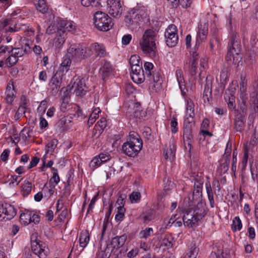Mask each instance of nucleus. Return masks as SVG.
I'll return each mask as SVG.
<instances>
[{"instance_id": "f257e3e1", "label": "nucleus", "mask_w": 258, "mask_h": 258, "mask_svg": "<svg viewBox=\"0 0 258 258\" xmlns=\"http://www.w3.org/2000/svg\"><path fill=\"white\" fill-rule=\"evenodd\" d=\"M143 147V142L139 135L135 132H131L126 142L122 146V150L126 155L136 157Z\"/></svg>"}, {"instance_id": "f03ea898", "label": "nucleus", "mask_w": 258, "mask_h": 258, "mask_svg": "<svg viewBox=\"0 0 258 258\" xmlns=\"http://www.w3.org/2000/svg\"><path fill=\"white\" fill-rule=\"evenodd\" d=\"M157 39V32L151 29L146 30L140 40V46L143 52L150 56L156 53V41Z\"/></svg>"}, {"instance_id": "7ed1b4c3", "label": "nucleus", "mask_w": 258, "mask_h": 258, "mask_svg": "<svg viewBox=\"0 0 258 258\" xmlns=\"http://www.w3.org/2000/svg\"><path fill=\"white\" fill-rule=\"evenodd\" d=\"M144 73L149 82L150 88L155 92L159 91L162 83L159 70L156 69L152 63L146 62L144 64Z\"/></svg>"}, {"instance_id": "20e7f679", "label": "nucleus", "mask_w": 258, "mask_h": 258, "mask_svg": "<svg viewBox=\"0 0 258 258\" xmlns=\"http://www.w3.org/2000/svg\"><path fill=\"white\" fill-rule=\"evenodd\" d=\"M94 24L98 30L105 32L111 29L114 25L111 18L107 14L101 11L95 13Z\"/></svg>"}, {"instance_id": "39448f33", "label": "nucleus", "mask_w": 258, "mask_h": 258, "mask_svg": "<svg viewBox=\"0 0 258 258\" xmlns=\"http://www.w3.org/2000/svg\"><path fill=\"white\" fill-rule=\"evenodd\" d=\"M91 53L85 44H78L70 47L68 50V56L75 61L79 62L90 56Z\"/></svg>"}, {"instance_id": "423d86ee", "label": "nucleus", "mask_w": 258, "mask_h": 258, "mask_svg": "<svg viewBox=\"0 0 258 258\" xmlns=\"http://www.w3.org/2000/svg\"><path fill=\"white\" fill-rule=\"evenodd\" d=\"M241 45L240 41L238 40L236 34H233L228 44V50L233 54H235V56H233V63L238 64L241 61L242 57L239 52L240 51Z\"/></svg>"}, {"instance_id": "0eeeda50", "label": "nucleus", "mask_w": 258, "mask_h": 258, "mask_svg": "<svg viewBox=\"0 0 258 258\" xmlns=\"http://www.w3.org/2000/svg\"><path fill=\"white\" fill-rule=\"evenodd\" d=\"M166 44L169 47H174L176 45L178 41L177 28L173 24L170 25L164 33Z\"/></svg>"}, {"instance_id": "6e6552de", "label": "nucleus", "mask_w": 258, "mask_h": 258, "mask_svg": "<svg viewBox=\"0 0 258 258\" xmlns=\"http://www.w3.org/2000/svg\"><path fill=\"white\" fill-rule=\"evenodd\" d=\"M107 9L109 14L115 18H119L123 12V2L121 0H107Z\"/></svg>"}, {"instance_id": "1a4fd4ad", "label": "nucleus", "mask_w": 258, "mask_h": 258, "mask_svg": "<svg viewBox=\"0 0 258 258\" xmlns=\"http://www.w3.org/2000/svg\"><path fill=\"white\" fill-rule=\"evenodd\" d=\"M203 182L201 180H196L194 183V188L192 193V200L187 199V206L191 207L196 204L197 201L202 200V188Z\"/></svg>"}, {"instance_id": "9d476101", "label": "nucleus", "mask_w": 258, "mask_h": 258, "mask_svg": "<svg viewBox=\"0 0 258 258\" xmlns=\"http://www.w3.org/2000/svg\"><path fill=\"white\" fill-rule=\"evenodd\" d=\"M88 78L83 77L81 79L77 78L74 81L71 90L76 96H82L88 90V87L86 83Z\"/></svg>"}, {"instance_id": "9b49d317", "label": "nucleus", "mask_w": 258, "mask_h": 258, "mask_svg": "<svg viewBox=\"0 0 258 258\" xmlns=\"http://www.w3.org/2000/svg\"><path fill=\"white\" fill-rule=\"evenodd\" d=\"M16 215L15 209L11 205L5 204L0 206V221L11 220Z\"/></svg>"}, {"instance_id": "f8f14e48", "label": "nucleus", "mask_w": 258, "mask_h": 258, "mask_svg": "<svg viewBox=\"0 0 258 258\" xmlns=\"http://www.w3.org/2000/svg\"><path fill=\"white\" fill-rule=\"evenodd\" d=\"M142 11L139 9H132L127 13L124 19V21L127 26L133 25L137 23L141 18Z\"/></svg>"}, {"instance_id": "ddd939ff", "label": "nucleus", "mask_w": 258, "mask_h": 258, "mask_svg": "<svg viewBox=\"0 0 258 258\" xmlns=\"http://www.w3.org/2000/svg\"><path fill=\"white\" fill-rule=\"evenodd\" d=\"M199 54L197 51H192L191 56L188 60L184 63V68L188 69L190 74L194 76L197 73V64L198 63Z\"/></svg>"}, {"instance_id": "4468645a", "label": "nucleus", "mask_w": 258, "mask_h": 258, "mask_svg": "<svg viewBox=\"0 0 258 258\" xmlns=\"http://www.w3.org/2000/svg\"><path fill=\"white\" fill-rule=\"evenodd\" d=\"M62 75L56 73L52 77L49 86L52 95H55L59 91L62 84Z\"/></svg>"}, {"instance_id": "2eb2a0df", "label": "nucleus", "mask_w": 258, "mask_h": 258, "mask_svg": "<svg viewBox=\"0 0 258 258\" xmlns=\"http://www.w3.org/2000/svg\"><path fill=\"white\" fill-rule=\"evenodd\" d=\"M32 250L39 258H46L49 253V249L44 244H40L35 241L31 243Z\"/></svg>"}, {"instance_id": "dca6fc26", "label": "nucleus", "mask_w": 258, "mask_h": 258, "mask_svg": "<svg viewBox=\"0 0 258 258\" xmlns=\"http://www.w3.org/2000/svg\"><path fill=\"white\" fill-rule=\"evenodd\" d=\"M183 221L185 226L189 227L197 226L199 222L191 209L186 211L183 217Z\"/></svg>"}, {"instance_id": "f3484780", "label": "nucleus", "mask_w": 258, "mask_h": 258, "mask_svg": "<svg viewBox=\"0 0 258 258\" xmlns=\"http://www.w3.org/2000/svg\"><path fill=\"white\" fill-rule=\"evenodd\" d=\"M208 33V25L207 24H200L199 26V31L197 36L196 43L195 48L199 46L201 43L205 41L207 38Z\"/></svg>"}, {"instance_id": "a211bd4d", "label": "nucleus", "mask_w": 258, "mask_h": 258, "mask_svg": "<svg viewBox=\"0 0 258 258\" xmlns=\"http://www.w3.org/2000/svg\"><path fill=\"white\" fill-rule=\"evenodd\" d=\"M197 206L192 210L198 222L202 220L206 215L207 212L206 204L202 201H197Z\"/></svg>"}, {"instance_id": "6ab92c4d", "label": "nucleus", "mask_w": 258, "mask_h": 258, "mask_svg": "<svg viewBox=\"0 0 258 258\" xmlns=\"http://www.w3.org/2000/svg\"><path fill=\"white\" fill-rule=\"evenodd\" d=\"M58 33L71 32L75 30L76 26L72 22L61 20L58 24Z\"/></svg>"}, {"instance_id": "aec40b11", "label": "nucleus", "mask_w": 258, "mask_h": 258, "mask_svg": "<svg viewBox=\"0 0 258 258\" xmlns=\"http://www.w3.org/2000/svg\"><path fill=\"white\" fill-rule=\"evenodd\" d=\"M244 115L240 111L236 112L234 119V128L237 132H241L243 130L244 127Z\"/></svg>"}, {"instance_id": "412c9836", "label": "nucleus", "mask_w": 258, "mask_h": 258, "mask_svg": "<svg viewBox=\"0 0 258 258\" xmlns=\"http://www.w3.org/2000/svg\"><path fill=\"white\" fill-rule=\"evenodd\" d=\"M127 113L130 116H133L136 118H140L141 113L140 104L138 102H131L127 109Z\"/></svg>"}, {"instance_id": "4be33fe9", "label": "nucleus", "mask_w": 258, "mask_h": 258, "mask_svg": "<svg viewBox=\"0 0 258 258\" xmlns=\"http://www.w3.org/2000/svg\"><path fill=\"white\" fill-rule=\"evenodd\" d=\"M112 68L109 62L105 61L100 69V74L103 80L107 79L111 74Z\"/></svg>"}, {"instance_id": "5701e85b", "label": "nucleus", "mask_w": 258, "mask_h": 258, "mask_svg": "<svg viewBox=\"0 0 258 258\" xmlns=\"http://www.w3.org/2000/svg\"><path fill=\"white\" fill-rule=\"evenodd\" d=\"M126 238L127 236L124 234L120 236L114 237L112 238L110 244L113 248L118 249L124 244Z\"/></svg>"}, {"instance_id": "b1692460", "label": "nucleus", "mask_w": 258, "mask_h": 258, "mask_svg": "<svg viewBox=\"0 0 258 258\" xmlns=\"http://www.w3.org/2000/svg\"><path fill=\"white\" fill-rule=\"evenodd\" d=\"M203 97L205 103H210L212 99V83L207 78Z\"/></svg>"}, {"instance_id": "393cba45", "label": "nucleus", "mask_w": 258, "mask_h": 258, "mask_svg": "<svg viewBox=\"0 0 258 258\" xmlns=\"http://www.w3.org/2000/svg\"><path fill=\"white\" fill-rule=\"evenodd\" d=\"M183 141L185 146L187 145L189 148V151L191 150V143L193 140V135L192 134V129L187 128V129H183Z\"/></svg>"}, {"instance_id": "a878e982", "label": "nucleus", "mask_w": 258, "mask_h": 258, "mask_svg": "<svg viewBox=\"0 0 258 258\" xmlns=\"http://www.w3.org/2000/svg\"><path fill=\"white\" fill-rule=\"evenodd\" d=\"M90 51H94L97 56L100 57H104L106 55V52L104 45L97 43L92 44L90 46Z\"/></svg>"}, {"instance_id": "bb28decb", "label": "nucleus", "mask_w": 258, "mask_h": 258, "mask_svg": "<svg viewBox=\"0 0 258 258\" xmlns=\"http://www.w3.org/2000/svg\"><path fill=\"white\" fill-rule=\"evenodd\" d=\"M72 59L67 55L66 57L63 59L62 62L60 65L58 70L56 73L60 74H64L68 72L70 69Z\"/></svg>"}, {"instance_id": "cd10ccee", "label": "nucleus", "mask_w": 258, "mask_h": 258, "mask_svg": "<svg viewBox=\"0 0 258 258\" xmlns=\"http://www.w3.org/2000/svg\"><path fill=\"white\" fill-rule=\"evenodd\" d=\"M250 101L255 113L258 112V88L256 87H253L250 94Z\"/></svg>"}, {"instance_id": "c85d7f7f", "label": "nucleus", "mask_w": 258, "mask_h": 258, "mask_svg": "<svg viewBox=\"0 0 258 258\" xmlns=\"http://www.w3.org/2000/svg\"><path fill=\"white\" fill-rule=\"evenodd\" d=\"M30 51V47L29 45L26 44L20 48H15L12 50L14 53L18 58L23 56Z\"/></svg>"}, {"instance_id": "c756f323", "label": "nucleus", "mask_w": 258, "mask_h": 258, "mask_svg": "<svg viewBox=\"0 0 258 258\" xmlns=\"http://www.w3.org/2000/svg\"><path fill=\"white\" fill-rule=\"evenodd\" d=\"M175 243V240L170 234L166 235L163 239L161 246H164L167 249L173 247Z\"/></svg>"}, {"instance_id": "7c9ffc66", "label": "nucleus", "mask_w": 258, "mask_h": 258, "mask_svg": "<svg viewBox=\"0 0 258 258\" xmlns=\"http://www.w3.org/2000/svg\"><path fill=\"white\" fill-rule=\"evenodd\" d=\"M205 187L206 192L208 195V200L210 202V206L211 208H214L215 202L214 200V192L213 191L212 187L209 180L207 181L205 183Z\"/></svg>"}, {"instance_id": "2f4dec72", "label": "nucleus", "mask_w": 258, "mask_h": 258, "mask_svg": "<svg viewBox=\"0 0 258 258\" xmlns=\"http://www.w3.org/2000/svg\"><path fill=\"white\" fill-rule=\"evenodd\" d=\"M6 100L8 103H12L14 100L15 91L13 85L9 84L7 87L6 91Z\"/></svg>"}, {"instance_id": "473e14b6", "label": "nucleus", "mask_w": 258, "mask_h": 258, "mask_svg": "<svg viewBox=\"0 0 258 258\" xmlns=\"http://www.w3.org/2000/svg\"><path fill=\"white\" fill-rule=\"evenodd\" d=\"M175 154V148L173 145H170L169 148L164 149V156L165 159L174 160Z\"/></svg>"}, {"instance_id": "72a5a7b5", "label": "nucleus", "mask_w": 258, "mask_h": 258, "mask_svg": "<svg viewBox=\"0 0 258 258\" xmlns=\"http://www.w3.org/2000/svg\"><path fill=\"white\" fill-rule=\"evenodd\" d=\"M35 2V5L38 11L42 14H45L47 13L48 8L46 5L44 0H34Z\"/></svg>"}, {"instance_id": "f704fd0d", "label": "nucleus", "mask_w": 258, "mask_h": 258, "mask_svg": "<svg viewBox=\"0 0 258 258\" xmlns=\"http://www.w3.org/2000/svg\"><path fill=\"white\" fill-rule=\"evenodd\" d=\"M90 240L89 234L88 231L82 232L80 236V245L83 248L85 247L88 243Z\"/></svg>"}, {"instance_id": "c9c22d12", "label": "nucleus", "mask_w": 258, "mask_h": 258, "mask_svg": "<svg viewBox=\"0 0 258 258\" xmlns=\"http://www.w3.org/2000/svg\"><path fill=\"white\" fill-rule=\"evenodd\" d=\"M131 77L133 81L137 84L143 82L146 78L144 71L141 73H133V74L131 75Z\"/></svg>"}, {"instance_id": "e433bc0d", "label": "nucleus", "mask_w": 258, "mask_h": 258, "mask_svg": "<svg viewBox=\"0 0 258 258\" xmlns=\"http://www.w3.org/2000/svg\"><path fill=\"white\" fill-rule=\"evenodd\" d=\"M176 75L179 87L181 90V91L183 92V90L185 88V85L183 77V73L181 70L179 69L177 70Z\"/></svg>"}, {"instance_id": "4c0bfd02", "label": "nucleus", "mask_w": 258, "mask_h": 258, "mask_svg": "<svg viewBox=\"0 0 258 258\" xmlns=\"http://www.w3.org/2000/svg\"><path fill=\"white\" fill-rule=\"evenodd\" d=\"M107 125L106 120L104 118H101L95 125V130H99V134H101Z\"/></svg>"}, {"instance_id": "58836bf2", "label": "nucleus", "mask_w": 258, "mask_h": 258, "mask_svg": "<svg viewBox=\"0 0 258 258\" xmlns=\"http://www.w3.org/2000/svg\"><path fill=\"white\" fill-rule=\"evenodd\" d=\"M57 144L58 141L56 139L51 140L46 146V153H52L56 148Z\"/></svg>"}, {"instance_id": "ea45409f", "label": "nucleus", "mask_w": 258, "mask_h": 258, "mask_svg": "<svg viewBox=\"0 0 258 258\" xmlns=\"http://www.w3.org/2000/svg\"><path fill=\"white\" fill-rule=\"evenodd\" d=\"M22 191L23 196H27L31 192L32 190L31 183L28 181H25L22 185Z\"/></svg>"}, {"instance_id": "a19ab883", "label": "nucleus", "mask_w": 258, "mask_h": 258, "mask_svg": "<svg viewBox=\"0 0 258 258\" xmlns=\"http://www.w3.org/2000/svg\"><path fill=\"white\" fill-rule=\"evenodd\" d=\"M100 0H81V3L84 7H88L91 6L92 7H97L100 5Z\"/></svg>"}, {"instance_id": "79ce46f5", "label": "nucleus", "mask_w": 258, "mask_h": 258, "mask_svg": "<svg viewBox=\"0 0 258 258\" xmlns=\"http://www.w3.org/2000/svg\"><path fill=\"white\" fill-rule=\"evenodd\" d=\"M31 213H26L21 214L20 215V220L21 222L25 225H28L31 223Z\"/></svg>"}, {"instance_id": "37998d69", "label": "nucleus", "mask_w": 258, "mask_h": 258, "mask_svg": "<svg viewBox=\"0 0 258 258\" xmlns=\"http://www.w3.org/2000/svg\"><path fill=\"white\" fill-rule=\"evenodd\" d=\"M194 117L185 116L183 129H187V127L189 128V129H192L194 126Z\"/></svg>"}, {"instance_id": "c03bdc74", "label": "nucleus", "mask_w": 258, "mask_h": 258, "mask_svg": "<svg viewBox=\"0 0 258 258\" xmlns=\"http://www.w3.org/2000/svg\"><path fill=\"white\" fill-rule=\"evenodd\" d=\"M242 223L239 217H235L233 220L231 225L232 229L234 230H240L242 228Z\"/></svg>"}, {"instance_id": "a18cd8bd", "label": "nucleus", "mask_w": 258, "mask_h": 258, "mask_svg": "<svg viewBox=\"0 0 258 258\" xmlns=\"http://www.w3.org/2000/svg\"><path fill=\"white\" fill-rule=\"evenodd\" d=\"M68 121L70 122L71 120L68 118L67 116L62 117L57 123L56 124V126L61 131H63L66 127V124Z\"/></svg>"}, {"instance_id": "49530a36", "label": "nucleus", "mask_w": 258, "mask_h": 258, "mask_svg": "<svg viewBox=\"0 0 258 258\" xmlns=\"http://www.w3.org/2000/svg\"><path fill=\"white\" fill-rule=\"evenodd\" d=\"M130 64L131 67L137 65H142L140 62V57L138 55H132L130 58Z\"/></svg>"}, {"instance_id": "de8ad7c7", "label": "nucleus", "mask_w": 258, "mask_h": 258, "mask_svg": "<svg viewBox=\"0 0 258 258\" xmlns=\"http://www.w3.org/2000/svg\"><path fill=\"white\" fill-rule=\"evenodd\" d=\"M18 60V58L14 54L12 53L6 59V63L9 67H12Z\"/></svg>"}, {"instance_id": "09e8293b", "label": "nucleus", "mask_w": 258, "mask_h": 258, "mask_svg": "<svg viewBox=\"0 0 258 258\" xmlns=\"http://www.w3.org/2000/svg\"><path fill=\"white\" fill-rule=\"evenodd\" d=\"M141 194L139 192L133 191L130 195V200L132 203H137L141 200Z\"/></svg>"}, {"instance_id": "8fccbe9b", "label": "nucleus", "mask_w": 258, "mask_h": 258, "mask_svg": "<svg viewBox=\"0 0 258 258\" xmlns=\"http://www.w3.org/2000/svg\"><path fill=\"white\" fill-rule=\"evenodd\" d=\"M51 172L53 176L50 179V182L54 183L55 184H57L60 180L59 177L57 173V170L52 167L51 168Z\"/></svg>"}, {"instance_id": "3c124183", "label": "nucleus", "mask_w": 258, "mask_h": 258, "mask_svg": "<svg viewBox=\"0 0 258 258\" xmlns=\"http://www.w3.org/2000/svg\"><path fill=\"white\" fill-rule=\"evenodd\" d=\"M102 163L100 162L98 157L94 158L89 163V167L92 170L99 166Z\"/></svg>"}, {"instance_id": "603ef678", "label": "nucleus", "mask_w": 258, "mask_h": 258, "mask_svg": "<svg viewBox=\"0 0 258 258\" xmlns=\"http://www.w3.org/2000/svg\"><path fill=\"white\" fill-rule=\"evenodd\" d=\"M250 170L251 174V177L254 180L257 176L258 169L255 164H253V162L250 161Z\"/></svg>"}, {"instance_id": "864d4df0", "label": "nucleus", "mask_w": 258, "mask_h": 258, "mask_svg": "<svg viewBox=\"0 0 258 258\" xmlns=\"http://www.w3.org/2000/svg\"><path fill=\"white\" fill-rule=\"evenodd\" d=\"M153 229L152 228H147L144 230H142L140 232V236L141 238L146 239L148 237L150 236L151 233H153Z\"/></svg>"}, {"instance_id": "5fc2aeb1", "label": "nucleus", "mask_w": 258, "mask_h": 258, "mask_svg": "<svg viewBox=\"0 0 258 258\" xmlns=\"http://www.w3.org/2000/svg\"><path fill=\"white\" fill-rule=\"evenodd\" d=\"M47 107V102L45 100H42L37 108V111L41 114L45 113V110Z\"/></svg>"}, {"instance_id": "6e6d98bb", "label": "nucleus", "mask_w": 258, "mask_h": 258, "mask_svg": "<svg viewBox=\"0 0 258 258\" xmlns=\"http://www.w3.org/2000/svg\"><path fill=\"white\" fill-rule=\"evenodd\" d=\"M241 81L240 82V89L242 94H244L246 91L247 81L245 78L243 76L240 77Z\"/></svg>"}, {"instance_id": "4d7b16f0", "label": "nucleus", "mask_w": 258, "mask_h": 258, "mask_svg": "<svg viewBox=\"0 0 258 258\" xmlns=\"http://www.w3.org/2000/svg\"><path fill=\"white\" fill-rule=\"evenodd\" d=\"M178 124L177 119L175 117H173L170 122V125L171 127V132L172 133H176L178 131V128L177 127Z\"/></svg>"}, {"instance_id": "13d9d810", "label": "nucleus", "mask_w": 258, "mask_h": 258, "mask_svg": "<svg viewBox=\"0 0 258 258\" xmlns=\"http://www.w3.org/2000/svg\"><path fill=\"white\" fill-rule=\"evenodd\" d=\"M22 28V25L20 24H11L9 27V32H18Z\"/></svg>"}, {"instance_id": "bf43d9fd", "label": "nucleus", "mask_w": 258, "mask_h": 258, "mask_svg": "<svg viewBox=\"0 0 258 258\" xmlns=\"http://www.w3.org/2000/svg\"><path fill=\"white\" fill-rule=\"evenodd\" d=\"M69 102V99L67 97L63 98L62 102L60 105V110L64 112L68 109V105Z\"/></svg>"}, {"instance_id": "052dcab7", "label": "nucleus", "mask_w": 258, "mask_h": 258, "mask_svg": "<svg viewBox=\"0 0 258 258\" xmlns=\"http://www.w3.org/2000/svg\"><path fill=\"white\" fill-rule=\"evenodd\" d=\"M11 19H5L4 22H3L1 25H0V27L4 29V31L5 32H9V29H7V27L8 26V25H11Z\"/></svg>"}, {"instance_id": "680f3d73", "label": "nucleus", "mask_w": 258, "mask_h": 258, "mask_svg": "<svg viewBox=\"0 0 258 258\" xmlns=\"http://www.w3.org/2000/svg\"><path fill=\"white\" fill-rule=\"evenodd\" d=\"M26 110L24 109L22 107H19L14 116L15 119H19L22 115L25 113Z\"/></svg>"}, {"instance_id": "e2e57ef3", "label": "nucleus", "mask_w": 258, "mask_h": 258, "mask_svg": "<svg viewBox=\"0 0 258 258\" xmlns=\"http://www.w3.org/2000/svg\"><path fill=\"white\" fill-rule=\"evenodd\" d=\"M192 3V0H179L180 5L183 8H187L190 7Z\"/></svg>"}, {"instance_id": "0e129e2a", "label": "nucleus", "mask_w": 258, "mask_h": 258, "mask_svg": "<svg viewBox=\"0 0 258 258\" xmlns=\"http://www.w3.org/2000/svg\"><path fill=\"white\" fill-rule=\"evenodd\" d=\"M64 38L63 37H62L60 35L59 36H57V37L56 38L55 41V45L56 46L59 47L64 43Z\"/></svg>"}, {"instance_id": "69168bd1", "label": "nucleus", "mask_w": 258, "mask_h": 258, "mask_svg": "<svg viewBox=\"0 0 258 258\" xmlns=\"http://www.w3.org/2000/svg\"><path fill=\"white\" fill-rule=\"evenodd\" d=\"M98 158L101 163L106 162L110 159V155L106 154L101 153L98 155Z\"/></svg>"}, {"instance_id": "338daca9", "label": "nucleus", "mask_w": 258, "mask_h": 258, "mask_svg": "<svg viewBox=\"0 0 258 258\" xmlns=\"http://www.w3.org/2000/svg\"><path fill=\"white\" fill-rule=\"evenodd\" d=\"M131 75L133 74V73H137L138 72H143L144 70L142 69V65H137L134 67H131Z\"/></svg>"}, {"instance_id": "774afa93", "label": "nucleus", "mask_w": 258, "mask_h": 258, "mask_svg": "<svg viewBox=\"0 0 258 258\" xmlns=\"http://www.w3.org/2000/svg\"><path fill=\"white\" fill-rule=\"evenodd\" d=\"M21 104L19 107H22L24 109L26 110L27 108V104L28 103V100H27L26 97L24 95L22 96L21 97Z\"/></svg>"}]
</instances>
